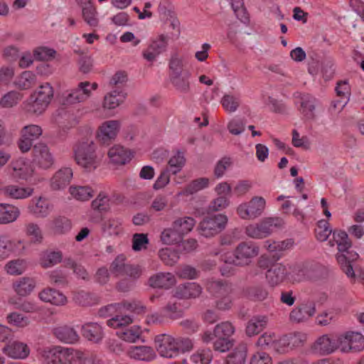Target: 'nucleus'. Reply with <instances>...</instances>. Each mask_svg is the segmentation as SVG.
<instances>
[{
    "instance_id": "obj_28",
    "label": "nucleus",
    "mask_w": 364,
    "mask_h": 364,
    "mask_svg": "<svg viewBox=\"0 0 364 364\" xmlns=\"http://www.w3.org/2000/svg\"><path fill=\"white\" fill-rule=\"evenodd\" d=\"M81 333L83 337L90 341L99 343L104 337L102 325L97 322H87L82 326Z\"/></svg>"
},
{
    "instance_id": "obj_51",
    "label": "nucleus",
    "mask_w": 364,
    "mask_h": 364,
    "mask_svg": "<svg viewBox=\"0 0 364 364\" xmlns=\"http://www.w3.org/2000/svg\"><path fill=\"white\" fill-rule=\"evenodd\" d=\"M220 103L228 112H235L240 105V97L232 93L225 94L221 98Z\"/></svg>"
},
{
    "instance_id": "obj_61",
    "label": "nucleus",
    "mask_w": 364,
    "mask_h": 364,
    "mask_svg": "<svg viewBox=\"0 0 364 364\" xmlns=\"http://www.w3.org/2000/svg\"><path fill=\"white\" fill-rule=\"evenodd\" d=\"M56 51L47 46H39L33 50V58L39 61H48L55 58Z\"/></svg>"
},
{
    "instance_id": "obj_53",
    "label": "nucleus",
    "mask_w": 364,
    "mask_h": 364,
    "mask_svg": "<svg viewBox=\"0 0 364 364\" xmlns=\"http://www.w3.org/2000/svg\"><path fill=\"white\" fill-rule=\"evenodd\" d=\"M82 17L84 21L92 27H96L99 21L95 6L90 2H86L82 6Z\"/></svg>"
},
{
    "instance_id": "obj_4",
    "label": "nucleus",
    "mask_w": 364,
    "mask_h": 364,
    "mask_svg": "<svg viewBox=\"0 0 364 364\" xmlns=\"http://www.w3.org/2000/svg\"><path fill=\"white\" fill-rule=\"evenodd\" d=\"M74 159L77 164L87 172L95 170L100 159L96 154V146L90 139L78 141L73 148Z\"/></svg>"
},
{
    "instance_id": "obj_50",
    "label": "nucleus",
    "mask_w": 364,
    "mask_h": 364,
    "mask_svg": "<svg viewBox=\"0 0 364 364\" xmlns=\"http://www.w3.org/2000/svg\"><path fill=\"white\" fill-rule=\"evenodd\" d=\"M172 223L173 226L176 228L183 237L193 229L196 225V220L191 217H183L176 219Z\"/></svg>"
},
{
    "instance_id": "obj_10",
    "label": "nucleus",
    "mask_w": 364,
    "mask_h": 364,
    "mask_svg": "<svg viewBox=\"0 0 364 364\" xmlns=\"http://www.w3.org/2000/svg\"><path fill=\"white\" fill-rule=\"evenodd\" d=\"M228 222V216L225 214L205 217L198 224V233L205 237H214L225 229Z\"/></svg>"
},
{
    "instance_id": "obj_27",
    "label": "nucleus",
    "mask_w": 364,
    "mask_h": 364,
    "mask_svg": "<svg viewBox=\"0 0 364 364\" xmlns=\"http://www.w3.org/2000/svg\"><path fill=\"white\" fill-rule=\"evenodd\" d=\"M108 157L112 164L124 165L132 160L133 153L122 146L114 145L109 149Z\"/></svg>"
},
{
    "instance_id": "obj_24",
    "label": "nucleus",
    "mask_w": 364,
    "mask_h": 364,
    "mask_svg": "<svg viewBox=\"0 0 364 364\" xmlns=\"http://www.w3.org/2000/svg\"><path fill=\"white\" fill-rule=\"evenodd\" d=\"M12 169L11 174L14 178L26 180L29 179L33 173V168L25 159L19 158L13 161L9 166Z\"/></svg>"
},
{
    "instance_id": "obj_33",
    "label": "nucleus",
    "mask_w": 364,
    "mask_h": 364,
    "mask_svg": "<svg viewBox=\"0 0 364 364\" xmlns=\"http://www.w3.org/2000/svg\"><path fill=\"white\" fill-rule=\"evenodd\" d=\"M202 293V287L196 282H188L179 285L175 291L174 296L178 299L196 298Z\"/></svg>"
},
{
    "instance_id": "obj_18",
    "label": "nucleus",
    "mask_w": 364,
    "mask_h": 364,
    "mask_svg": "<svg viewBox=\"0 0 364 364\" xmlns=\"http://www.w3.org/2000/svg\"><path fill=\"white\" fill-rule=\"evenodd\" d=\"M306 339V334L300 332L284 335L275 343V350L281 353L288 352L294 347L301 345Z\"/></svg>"
},
{
    "instance_id": "obj_3",
    "label": "nucleus",
    "mask_w": 364,
    "mask_h": 364,
    "mask_svg": "<svg viewBox=\"0 0 364 364\" xmlns=\"http://www.w3.org/2000/svg\"><path fill=\"white\" fill-rule=\"evenodd\" d=\"M329 243L331 246L335 245L338 247L337 261L341 265L343 271L349 278H354L355 273L351 263L358 258V254L354 251H350L351 242L348 234L345 231H334L333 232V241Z\"/></svg>"
},
{
    "instance_id": "obj_13",
    "label": "nucleus",
    "mask_w": 364,
    "mask_h": 364,
    "mask_svg": "<svg viewBox=\"0 0 364 364\" xmlns=\"http://www.w3.org/2000/svg\"><path fill=\"white\" fill-rule=\"evenodd\" d=\"M31 162L36 167L46 170L53 166L55 159L49 147L46 144L39 142L33 147Z\"/></svg>"
},
{
    "instance_id": "obj_35",
    "label": "nucleus",
    "mask_w": 364,
    "mask_h": 364,
    "mask_svg": "<svg viewBox=\"0 0 364 364\" xmlns=\"http://www.w3.org/2000/svg\"><path fill=\"white\" fill-rule=\"evenodd\" d=\"M73 176V170L70 167H65L58 170L51 179V187L54 190L64 188L71 181Z\"/></svg>"
},
{
    "instance_id": "obj_22",
    "label": "nucleus",
    "mask_w": 364,
    "mask_h": 364,
    "mask_svg": "<svg viewBox=\"0 0 364 364\" xmlns=\"http://www.w3.org/2000/svg\"><path fill=\"white\" fill-rule=\"evenodd\" d=\"M30 213L36 218H46L53 210L52 204L44 197L33 198L27 206Z\"/></svg>"
},
{
    "instance_id": "obj_11",
    "label": "nucleus",
    "mask_w": 364,
    "mask_h": 364,
    "mask_svg": "<svg viewBox=\"0 0 364 364\" xmlns=\"http://www.w3.org/2000/svg\"><path fill=\"white\" fill-rule=\"evenodd\" d=\"M98 87L97 82L82 81L78 83L77 86L63 95V103L64 105H74L86 101L89 99L92 92Z\"/></svg>"
},
{
    "instance_id": "obj_54",
    "label": "nucleus",
    "mask_w": 364,
    "mask_h": 364,
    "mask_svg": "<svg viewBox=\"0 0 364 364\" xmlns=\"http://www.w3.org/2000/svg\"><path fill=\"white\" fill-rule=\"evenodd\" d=\"M122 221L120 218H110L102 225L104 233L108 235H117L122 231Z\"/></svg>"
},
{
    "instance_id": "obj_52",
    "label": "nucleus",
    "mask_w": 364,
    "mask_h": 364,
    "mask_svg": "<svg viewBox=\"0 0 364 364\" xmlns=\"http://www.w3.org/2000/svg\"><path fill=\"white\" fill-rule=\"evenodd\" d=\"M168 167L170 171L176 175L180 172L186 164V158L184 153L181 151H176L168 160Z\"/></svg>"
},
{
    "instance_id": "obj_59",
    "label": "nucleus",
    "mask_w": 364,
    "mask_h": 364,
    "mask_svg": "<svg viewBox=\"0 0 364 364\" xmlns=\"http://www.w3.org/2000/svg\"><path fill=\"white\" fill-rule=\"evenodd\" d=\"M127 265L126 257L124 255H119L111 263L110 272L116 277L124 276Z\"/></svg>"
},
{
    "instance_id": "obj_44",
    "label": "nucleus",
    "mask_w": 364,
    "mask_h": 364,
    "mask_svg": "<svg viewBox=\"0 0 364 364\" xmlns=\"http://www.w3.org/2000/svg\"><path fill=\"white\" fill-rule=\"evenodd\" d=\"M27 269L26 262L23 259H14L7 262L4 266L5 272L11 276L23 274Z\"/></svg>"
},
{
    "instance_id": "obj_1",
    "label": "nucleus",
    "mask_w": 364,
    "mask_h": 364,
    "mask_svg": "<svg viewBox=\"0 0 364 364\" xmlns=\"http://www.w3.org/2000/svg\"><path fill=\"white\" fill-rule=\"evenodd\" d=\"M43 364H103L97 355L60 346L45 348L41 353Z\"/></svg>"
},
{
    "instance_id": "obj_58",
    "label": "nucleus",
    "mask_w": 364,
    "mask_h": 364,
    "mask_svg": "<svg viewBox=\"0 0 364 364\" xmlns=\"http://www.w3.org/2000/svg\"><path fill=\"white\" fill-rule=\"evenodd\" d=\"M337 95L341 97L342 100L338 101L334 104V107H337L338 104H341L342 107L346 105L350 99V86L347 80L340 81L337 83L336 87Z\"/></svg>"
},
{
    "instance_id": "obj_29",
    "label": "nucleus",
    "mask_w": 364,
    "mask_h": 364,
    "mask_svg": "<svg viewBox=\"0 0 364 364\" xmlns=\"http://www.w3.org/2000/svg\"><path fill=\"white\" fill-rule=\"evenodd\" d=\"M71 228V221L63 216L56 217L46 224L47 230L54 235H63L68 232Z\"/></svg>"
},
{
    "instance_id": "obj_9",
    "label": "nucleus",
    "mask_w": 364,
    "mask_h": 364,
    "mask_svg": "<svg viewBox=\"0 0 364 364\" xmlns=\"http://www.w3.org/2000/svg\"><path fill=\"white\" fill-rule=\"evenodd\" d=\"M283 224L282 219L279 218H266L259 223L247 225L245 228V232L249 237L262 239L272 234L273 228H279Z\"/></svg>"
},
{
    "instance_id": "obj_25",
    "label": "nucleus",
    "mask_w": 364,
    "mask_h": 364,
    "mask_svg": "<svg viewBox=\"0 0 364 364\" xmlns=\"http://www.w3.org/2000/svg\"><path fill=\"white\" fill-rule=\"evenodd\" d=\"M132 311L135 314H141L144 312L145 307L140 301H132V302H124L123 304H112L101 308L99 311L100 316L106 317L109 316L117 311V309L121 307Z\"/></svg>"
},
{
    "instance_id": "obj_36",
    "label": "nucleus",
    "mask_w": 364,
    "mask_h": 364,
    "mask_svg": "<svg viewBox=\"0 0 364 364\" xmlns=\"http://www.w3.org/2000/svg\"><path fill=\"white\" fill-rule=\"evenodd\" d=\"M176 278L171 273L159 272L149 279V284L154 288L168 289L176 284Z\"/></svg>"
},
{
    "instance_id": "obj_21",
    "label": "nucleus",
    "mask_w": 364,
    "mask_h": 364,
    "mask_svg": "<svg viewBox=\"0 0 364 364\" xmlns=\"http://www.w3.org/2000/svg\"><path fill=\"white\" fill-rule=\"evenodd\" d=\"M1 193L4 197L12 200H24L33 195V188L17 184H8L1 188Z\"/></svg>"
},
{
    "instance_id": "obj_12",
    "label": "nucleus",
    "mask_w": 364,
    "mask_h": 364,
    "mask_svg": "<svg viewBox=\"0 0 364 364\" xmlns=\"http://www.w3.org/2000/svg\"><path fill=\"white\" fill-rule=\"evenodd\" d=\"M26 249L23 240L11 238L6 235H0V261H4L11 256L22 255Z\"/></svg>"
},
{
    "instance_id": "obj_45",
    "label": "nucleus",
    "mask_w": 364,
    "mask_h": 364,
    "mask_svg": "<svg viewBox=\"0 0 364 364\" xmlns=\"http://www.w3.org/2000/svg\"><path fill=\"white\" fill-rule=\"evenodd\" d=\"M183 236L173 225L165 228L161 234V242L168 245L178 244L183 240Z\"/></svg>"
},
{
    "instance_id": "obj_26",
    "label": "nucleus",
    "mask_w": 364,
    "mask_h": 364,
    "mask_svg": "<svg viewBox=\"0 0 364 364\" xmlns=\"http://www.w3.org/2000/svg\"><path fill=\"white\" fill-rule=\"evenodd\" d=\"M38 297L41 301L55 306H64L68 303L67 297L62 292L50 287L41 290Z\"/></svg>"
},
{
    "instance_id": "obj_2",
    "label": "nucleus",
    "mask_w": 364,
    "mask_h": 364,
    "mask_svg": "<svg viewBox=\"0 0 364 364\" xmlns=\"http://www.w3.org/2000/svg\"><path fill=\"white\" fill-rule=\"evenodd\" d=\"M156 349L164 358H174L181 353L191 351L193 342L186 337H174L168 334H160L155 338Z\"/></svg>"
},
{
    "instance_id": "obj_48",
    "label": "nucleus",
    "mask_w": 364,
    "mask_h": 364,
    "mask_svg": "<svg viewBox=\"0 0 364 364\" xmlns=\"http://www.w3.org/2000/svg\"><path fill=\"white\" fill-rule=\"evenodd\" d=\"M316 100L309 95H303L300 100V112L307 119L314 117Z\"/></svg>"
},
{
    "instance_id": "obj_23",
    "label": "nucleus",
    "mask_w": 364,
    "mask_h": 364,
    "mask_svg": "<svg viewBox=\"0 0 364 364\" xmlns=\"http://www.w3.org/2000/svg\"><path fill=\"white\" fill-rule=\"evenodd\" d=\"M289 274L290 272L288 267L278 263L267 270L266 273L267 283L271 287H277L287 279H289Z\"/></svg>"
},
{
    "instance_id": "obj_43",
    "label": "nucleus",
    "mask_w": 364,
    "mask_h": 364,
    "mask_svg": "<svg viewBox=\"0 0 364 364\" xmlns=\"http://www.w3.org/2000/svg\"><path fill=\"white\" fill-rule=\"evenodd\" d=\"M209 186V179L208 178H199L190 182L186 187L177 193V196L193 195L200 191H202Z\"/></svg>"
},
{
    "instance_id": "obj_5",
    "label": "nucleus",
    "mask_w": 364,
    "mask_h": 364,
    "mask_svg": "<svg viewBox=\"0 0 364 364\" xmlns=\"http://www.w3.org/2000/svg\"><path fill=\"white\" fill-rule=\"evenodd\" d=\"M53 97V88L49 83L39 86L26 102L28 112L35 114H42L50 103Z\"/></svg>"
},
{
    "instance_id": "obj_19",
    "label": "nucleus",
    "mask_w": 364,
    "mask_h": 364,
    "mask_svg": "<svg viewBox=\"0 0 364 364\" xmlns=\"http://www.w3.org/2000/svg\"><path fill=\"white\" fill-rule=\"evenodd\" d=\"M1 350L7 357L14 360H25L31 351L26 343L17 340L9 342Z\"/></svg>"
},
{
    "instance_id": "obj_40",
    "label": "nucleus",
    "mask_w": 364,
    "mask_h": 364,
    "mask_svg": "<svg viewBox=\"0 0 364 364\" xmlns=\"http://www.w3.org/2000/svg\"><path fill=\"white\" fill-rule=\"evenodd\" d=\"M187 60L184 55L178 53H173L171 55L168 61L169 76L185 73Z\"/></svg>"
},
{
    "instance_id": "obj_30",
    "label": "nucleus",
    "mask_w": 364,
    "mask_h": 364,
    "mask_svg": "<svg viewBox=\"0 0 364 364\" xmlns=\"http://www.w3.org/2000/svg\"><path fill=\"white\" fill-rule=\"evenodd\" d=\"M21 215L20 209L10 203H0V225H7L17 220Z\"/></svg>"
},
{
    "instance_id": "obj_14",
    "label": "nucleus",
    "mask_w": 364,
    "mask_h": 364,
    "mask_svg": "<svg viewBox=\"0 0 364 364\" xmlns=\"http://www.w3.org/2000/svg\"><path fill=\"white\" fill-rule=\"evenodd\" d=\"M168 45V37L161 34L151 40L148 47L143 51L142 56L148 62H154L167 50Z\"/></svg>"
},
{
    "instance_id": "obj_60",
    "label": "nucleus",
    "mask_w": 364,
    "mask_h": 364,
    "mask_svg": "<svg viewBox=\"0 0 364 364\" xmlns=\"http://www.w3.org/2000/svg\"><path fill=\"white\" fill-rule=\"evenodd\" d=\"M193 364H210L213 360V353L210 349H199L190 358Z\"/></svg>"
},
{
    "instance_id": "obj_37",
    "label": "nucleus",
    "mask_w": 364,
    "mask_h": 364,
    "mask_svg": "<svg viewBox=\"0 0 364 364\" xmlns=\"http://www.w3.org/2000/svg\"><path fill=\"white\" fill-rule=\"evenodd\" d=\"M70 197L78 201H88L94 194L95 190L90 186L73 185L68 188Z\"/></svg>"
},
{
    "instance_id": "obj_15",
    "label": "nucleus",
    "mask_w": 364,
    "mask_h": 364,
    "mask_svg": "<svg viewBox=\"0 0 364 364\" xmlns=\"http://www.w3.org/2000/svg\"><path fill=\"white\" fill-rule=\"evenodd\" d=\"M335 334L326 333L318 337L312 345V350L319 355H328L336 351Z\"/></svg>"
},
{
    "instance_id": "obj_42",
    "label": "nucleus",
    "mask_w": 364,
    "mask_h": 364,
    "mask_svg": "<svg viewBox=\"0 0 364 364\" xmlns=\"http://www.w3.org/2000/svg\"><path fill=\"white\" fill-rule=\"evenodd\" d=\"M110 198L105 191H101L91 203V209L99 213H105L111 208Z\"/></svg>"
},
{
    "instance_id": "obj_64",
    "label": "nucleus",
    "mask_w": 364,
    "mask_h": 364,
    "mask_svg": "<svg viewBox=\"0 0 364 364\" xmlns=\"http://www.w3.org/2000/svg\"><path fill=\"white\" fill-rule=\"evenodd\" d=\"M290 274L289 279L293 282H300L304 279L308 273L307 267L304 264H295L288 267Z\"/></svg>"
},
{
    "instance_id": "obj_6",
    "label": "nucleus",
    "mask_w": 364,
    "mask_h": 364,
    "mask_svg": "<svg viewBox=\"0 0 364 364\" xmlns=\"http://www.w3.org/2000/svg\"><path fill=\"white\" fill-rule=\"evenodd\" d=\"M259 247L253 243L241 242L235 250L234 254L221 255V259L235 266H246L258 255Z\"/></svg>"
},
{
    "instance_id": "obj_39",
    "label": "nucleus",
    "mask_w": 364,
    "mask_h": 364,
    "mask_svg": "<svg viewBox=\"0 0 364 364\" xmlns=\"http://www.w3.org/2000/svg\"><path fill=\"white\" fill-rule=\"evenodd\" d=\"M63 259V255L59 251L45 250L39 254L38 263L44 269L52 267L59 264Z\"/></svg>"
},
{
    "instance_id": "obj_31",
    "label": "nucleus",
    "mask_w": 364,
    "mask_h": 364,
    "mask_svg": "<svg viewBox=\"0 0 364 364\" xmlns=\"http://www.w3.org/2000/svg\"><path fill=\"white\" fill-rule=\"evenodd\" d=\"M191 73L189 70L169 76L170 81L176 90L183 94H186L191 90Z\"/></svg>"
},
{
    "instance_id": "obj_16",
    "label": "nucleus",
    "mask_w": 364,
    "mask_h": 364,
    "mask_svg": "<svg viewBox=\"0 0 364 364\" xmlns=\"http://www.w3.org/2000/svg\"><path fill=\"white\" fill-rule=\"evenodd\" d=\"M316 312L315 302L304 301L292 309L289 314V318L294 323H303L313 317Z\"/></svg>"
},
{
    "instance_id": "obj_63",
    "label": "nucleus",
    "mask_w": 364,
    "mask_h": 364,
    "mask_svg": "<svg viewBox=\"0 0 364 364\" xmlns=\"http://www.w3.org/2000/svg\"><path fill=\"white\" fill-rule=\"evenodd\" d=\"M36 82V75L31 71H24L16 80V85L23 90L30 88Z\"/></svg>"
},
{
    "instance_id": "obj_34",
    "label": "nucleus",
    "mask_w": 364,
    "mask_h": 364,
    "mask_svg": "<svg viewBox=\"0 0 364 364\" xmlns=\"http://www.w3.org/2000/svg\"><path fill=\"white\" fill-rule=\"evenodd\" d=\"M127 355L134 360L146 362L154 360L156 356L154 349L146 346H131L127 350Z\"/></svg>"
},
{
    "instance_id": "obj_62",
    "label": "nucleus",
    "mask_w": 364,
    "mask_h": 364,
    "mask_svg": "<svg viewBox=\"0 0 364 364\" xmlns=\"http://www.w3.org/2000/svg\"><path fill=\"white\" fill-rule=\"evenodd\" d=\"M149 240L147 234L135 233L132 235V248L134 252H140L147 249Z\"/></svg>"
},
{
    "instance_id": "obj_8",
    "label": "nucleus",
    "mask_w": 364,
    "mask_h": 364,
    "mask_svg": "<svg viewBox=\"0 0 364 364\" xmlns=\"http://www.w3.org/2000/svg\"><path fill=\"white\" fill-rule=\"evenodd\" d=\"M266 208V199L261 196H254L250 200L240 203L236 208V213L242 220H252L261 217Z\"/></svg>"
},
{
    "instance_id": "obj_41",
    "label": "nucleus",
    "mask_w": 364,
    "mask_h": 364,
    "mask_svg": "<svg viewBox=\"0 0 364 364\" xmlns=\"http://www.w3.org/2000/svg\"><path fill=\"white\" fill-rule=\"evenodd\" d=\"M267 323V317L264 315L253 316L247 322L246 333L248 336H253L259 333Z\"/></svg>"
},
{
    "instance_id": "obj_56",
    "label": "nucleus",
    "mask_w": 364,
    "mask_h": 364,
    "mask_svg": "<svg viewBox=\"0 0 364 364\" xmlns=\"http://www.w3.org/2000/svg\"><path fill=\"white\" fill-rule=\"evenodd\" d=\"M159 257L161 260L166 265L172 266L179 259V253L177 250L165 247L159 251Z\"/></svg>"
},
{
    "instance_id": "obj_38",
    "label": "nucleus",
    "mask_w": 364,
    "mask_h": 364,
    "mask_svg": "<svg viewBox=\"0 0 364 364\" xmlns=\"http://www.w3.org/2000/svg\"><path fill=\"white\" fill-rule=\"evenodd\" d=\"M126 96V93L122 90H113L104 97L102 106L107 109H114L123 103Z\"/></svg>"
},
{
    "instance_id": "obj_20",
    "label": "nucleus",
    "mask_w": 364,
    "mask_h": 364,
    "mask_svg": "<svg viewBox=\"0 0 364 364\" xmlns=\"http://www.w3.org/2000/svg\"><path fill=\"white\" fill-rule=\"evenodd\" d=\"M13 291L20 297L30 296L37 287L36 278L23 276L15 279L11 284Z\"/></svg>"
},
{
    "instance_id": "obj_55",
    "label": "nucleus",
    "mask_w": 364,
    "mask_h": 364,
    "mask_svg": "<svg viewBox=\"0 0 364 364\" xmlns=\"http://www.w3.org/2000/svg\"><path fill=\"white\" fill-rule=\"evenodd\" d=\"M231 6L236 17L242 23L249 22V15L243 0H227Z\"/></svg>"
},
{
    "instance_id": "obj_49",
    "label": "nucleus",
    "mask_w": 364,
    "mask_h": 364,
    "mask_svg": "<svg viewBox=\"0 0 364 364\" xmlns=\"http://www.w3.org/2000/svg\"><path fill=\"white\" fill-rule=\"evenodd\" d=\"M247 357V347L240 344L228 355L226 364H243Z\"/></svg>"
},
{
    "instance_id": "obj_32",
    "label": "nucleus",
    "mask_w": 364,
    "mask_h": 364,
    "mask_svg": "<svg viewBox=\"0 0 364 364\" xmlns=\"http://www.w3.org/2000/svg\"><path fill=\"white\" fill-rule=\"evenodd\" d=\"M54 336L61 342L73 344L78 341L79 336L76 331L68 326H60L53 329Z\"/></svg>"
},
{
    "instance_id": "obj_57",
    "label": "nucleus",
    "mask_w": 364,
    "mask_h": 364,
    "mask_svg": "<svg viewBox=\"0 0 364 364\" xmlns=\"http://www.w3.org/2000/svg\"><path fill=\"white\" fill-rule=\"evenodd\" d=\"M235 327L232 323L229 321H224L217 324L214 328V336L215 338H225L231 337L235 333Z\"/></svg>"
},
{
    "instance_id": "obj_46",
    "label": "nucleus",
    "mask_w": 364,
    "mask_h": 364,
    "mask_svg": "<svg viewBox=\"0 0 364 364\" xmlns=\"http://www.w3.org/2000/svg\"><path fill=\"white\" fill-rule=\"evenodd\" d=\"M6 320L8 324L18 328H24L29 326L31 323L28 316L18 311H12L8 314Z\"/></svg>"
},
{
    "instance_id": "obj_7",
    "label": "nucleus",
    "mask_w": 364,
    "mask_h": 364,
    "mask_svg": "<svg viewBox=\"0 0 364 364\" xmlns=\"http://www.w3.org/2000/svg\"><path fill=\"white\" fill-rule=\"evenodd\" d=\"M208 291L216 299V307L225 311L231 308L232 302V287L220 280L210 281L207 285Z\"/></svg>"
},
{
    "instance_id": "obj_47",
    "label": "nucleus",
    "mask_w": 364,
    "mask_h": 364,
    "mask_svg": "<svg viewBox=\"0 0 364 364\" xmlns=\"http://www.w3.org/2000/svg\"><path fill=\"white\" fill-rule=\"evenodd\" d=\"M141 333L142 331L140 326H133L129 328L119 330L117 334L119 338L124 341L135 343L139 340Z\"/></svg>"
},
{
    "instance_id": "obj_17",
    "label": "nucleus",
    "mask_w": 364,
    "mask_h": 364,
    "mask_svg": "<svg viewBox=\"0 0 364 364\" xmlns=\"http://www.w3.org/2000/svg\"><path fill=\"white\" fill-rule=\"evenodd\" d=\"M120 128L121 122L118 120L105 121L98 127L97 138L102 144H109L116 139Z\"/></svg>"
}]
</instances>
